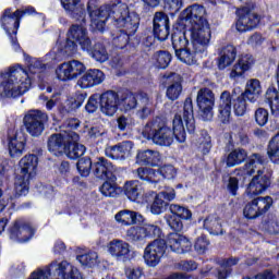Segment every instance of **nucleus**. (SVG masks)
Masks as SVG:
<instances>
[{
	"mask_svg": "<svg viewBox=\"0 0 279 279\" xmlns=\"http://www.w3.org/2000/svg\"><path fill=\"white\" fill-rule=\"evenodd\" d=\"M23 121L26 132L37 138L45 132V123L49 121V116L40 110H32L25 114Z\"/></svg>",
	"mask_w": 279,
	"mask_h": 279,
	"instance_id": "nucleus-10",
	"label": "nucleus"
},
{
	"mask_svg": "<svg viewBox=\"0 0 279 279\" xmlns=\"http://www.w3.org/2000/svg\"><path fill=\"white\" fill-rule=\"evenodd\" d=\"M124 193L131 202H136L141 193H143V187L138 181H128L124 185Z\"/></svg>",
	"mask_w": 279,
	"mask_h": 279,
	"instance_id": "nucleus-39",
	"label": "nucleus"
},
{
	"mask_svg": "<svg viewBox=\"0 0 279 279\" xmlns=\"http://www.w3.org/2000/svg\"><path fill=\"white\" fill-rule=\"evenodd\" d=\"M107 252L112 258H128L132 246L123 240L114 239L107 244Z\"/></svg>",
	"mask_w": 279,
	"mask_h": 279,
	"instance_id": "nucleus-21",
	"label": "nucleus"
},
{
	"mask_svg": "<svg viewBox=\"0 0 279 279\" xmlns=\"http://www.w3.org/2000/svg\"><path fill=\"white\" fill-rule=\"evenodd\" d=\"M92 171L99 180H109L110 182L117 180V175H114L117 169L112 162L104 157L98 158V160L93 163Z\"/></svg>",
	"mask_w": 279,
	"mask_h": 279,
	"instance_id": "nucleus-17",
	"label": "nucleus"
},
{
	"mask_svg": "<svg viewBox=\"0 0 279 279\" xmlns=\"http://www.w3.org/2000/svg\"><path fill=\"white\" fill-rule=\"evenodd\" d=\"M172 47L174 49L175 56L180 53L181 51H184V49H187L189 46V39L182 34H173L172 35Z\"/></svg>",
	"mask_w": 279,
	"mask_h": 279,
	"instance_id": "nucleus-43",
	"label": "nucleus"
},
{
	"mask_svg": "<svg viewBox=\"0 0 279 279\" xmlns=\"http://www.w3.org/2000/svg\"><path fill=\"white\" fill-rule=\"evenodd\" d=\"M45 69V64L41 60L32 58L28 61V71L33 75H36V73H43V70Z\"/></svg>",
	"mask_w": 279,
	"mask_h": 279,
	"instance_id": "nucleus-57",
	"label": "nucleus"
},
{
	"mask_svg": "<svg viewBox=\"0 0 279 279\" xmlns=\"http://www.w3.org/2000/svg\"><path fill=\"white\" fill-rule=\"evenodd\" d=\"M208 245H210V242L206 239V236H199L194 244V248L198 254H205L206 250H208Z\"/></svg>",
	"mask_w": 279,
	"mask_h": 279,
	"instance_id": "nucleus-61",
	"label": "nucleus"
},
{
	"mask_svg": "<svg viewBox=\"0 0 279 279\" xmlns=\"http://www.w3.org/2000/svg\"><path fill=\"white\" fill-rule=\"evenodd\" d=\"M247 159V151L242 148H236L232 150L227 157V167H236V165H241L245 162Z\"/></svg>",
	"mask_w": 279,
	"mask_h": 279,
	"instance_id": "nucleus-40",
	"label": "nucleus"
},
{
	"mask_svg": "<svg viewBox=\"0 0 279 279\" xmlns=\"http://www.w3.org/2000/svg\"><path fill=\"white\" fill-rule=\"evenodd\" d=\"M167 247H170V250L177 252V254H184L191 252L193 244L186 236L179 233H170L167 242L162 239H157L149 243L144 250L143 258L147 267H158L161 258L165 256V252H167Z\"/></svg>",
	"mask_w": 279,
	"mask_h": 279,
	"instance_id": "nucleus-3",
	"label": "nucleus"
},
{
	"mask_svg": "<svg viewBox=\"0 0 279 279\" xmlns=\"http://www.w3.org/2000/svg\"><path fill=\"white\" fill-rule=\"evenodd\" d=\"M206 52H196L195 49H193V46H189L184 50H181V52H178L177 58L181 62H184V64H197V59L202 58Z\"/></svg>",
	"mask_w": 279,
	"mask_h": 279,
	"instance_id": "nucleus-37",
	"label": "nucleus"
},
{
	"mask_svg": "<svg viewBox=\"0 0 279 279\" xmlns=\"http://www.w3.org/2000/svg\"><path fill=\"white\" fill-rule=\"evenodd\" d=\"M154 34L158 40H167L169 38V26H154Z\"/></svg>",
	"mask_w": 279,
	"mask_h": 279,
	"instance_id": "nucleus-62",
	"label": "nucleus"
},
{
	"mask_svg": "<svg viewBox=\"0 0 279 279\" xmlns=\"http://www.w3.org/2000/svg\"><path fill=\"white\" fill-rule=\"evenodd\" d=\"M196 102L199 108V117L203 121H213L215 117V93L204 87L197 92Z\"/></svg>",
	"mask_w": 279,
	"mask_h": 279,
	"instance_id": "nucleus-11",
	"label": "nucleus"
},
{
	"mask_svg": "<svg viewBox=\"0 0 279 279\" xmlns=\"http://www.w3.org/2000/svg\"><path fill=\"white\" fill-rule=\"evenodd\" d=\"M105 80L106 75L100 70H89L77 81V84L81 88H93Z\"/></svg>",
	"mask_w": 279,
	"mask_h": 279,
	"instance_id": "nucleus-23",
	"label": "nucleus"
},
{
	"mask_svg": "<svg viewBox=\"0 0 279 279\" xmlns=\"http://www.w3.org/2000/svg\"><path fill=\"white\" fill-rule=\"evenodd\" d=\"M130 151H132V142H122L114 146H108L105 149L106 157L111 158V160L125 158V154H130Z\"/></svg>",
	"mask_w": 279,
	"mask_h": 279,
	"instance_id": "nucleus-27",
	"label": "nucleus"
},
{
	"mask_svg": "<svg viewBox=\"0 0 279 279\" xmlns=\"http://www.w3.org/2000/svg\"><path fill=\"white\" fill-rule=\"evenodd\" d=\"M239 20L235 24L238 32H250L260 23V16L247 8L238 10Z\"/></svg>",
	"mask_w": 279,
	"mask_h": 279,
	"instance_id": "nucleus-16",
	"label": "nucleus"
},
{
	"mask_svg": "<svg viewBox=\"0 0 279 279\" xmlns=\"http://www.w3.org/2000/svg\"><path fill=\"white\" fill-rule=\"evenodd\" d=\"M260 93H263L260 81H258L257 78H251L247 81L246 88L244 93H242V95L243 97H246L247 101H251V104H255V101H258Z\"/></svg>",
	"mask_w": 279,
	"mask_h": 279,
	"instance_id": "nucleus-31",
	"label": "nucleus"
},
{
	"mask_svg": "<svg viewBox=\"0 0 279 279\" xmlns=\"http://www.w3.org/2000/svg\"><path fill=\"white\" fill-rule=\"evenodd\" d=\"M77 171L86 178L90 174V169H93V161H90V158H82L76 163Z\"/></svg>",
	"mask_w": 279,
	"mask_h": 279,
	"instance_id": "nucleus-50",
	"label": "nucleus"
},
{
	"mask_svg": "<svg viewBox=\"0 0 279 279\" xmlns=\"http://www.w3.org/2000/svg\"><path fill=\"white\" fill-rule=\"evenodd\" d=\"M239 264V258L231 257L222 263L221 268L218 270V279H227L232 271L230 267H234V265Z\"/></svg>",
	"mask_w": 279,
	"mask_h": 279,
	"instance_id": "nucleus-45",
	"label": "nucleus"
},
{
	"mask_svg": "<svg viewBox=\"0 0 279 279\" xmlns=\"http://www.w3.org/2000/svg\"><path fill=\"white\" fill-rule=\"evenodd\" d=\"M34 8H27L24 11L16 10L12 12V9H5L0 19L1 26L7 32V34H16L19 25H21V16L23 14H34Z\"/></svg>",
	"mask_w": 279,
	"mask_h": 279,
	"instance_id": "nucleus-13",
	"label": "nucleus"
},
{
	"mask_svg": "<svg viewBox=\"0 0 279 279\" xmlns=\"http://www.w3.org/2000/svg\"><path fill=\"white\" fill-rule=\"evenodd\" d=\"M203 228L209 232V234L219 235L223 234V227L221 226V218L216 214H211L206 217L203 223Z\"/></svg>",
	"mask_w": 279,
	"mask_h": 279,
	"instance_id": "nucleus-34",
	"label": "nucleus"
},
{
	"mask_svg": "<svg viewBox=\"0 0 279 279\" xmlns=\"http://www.w3.org/2000/svg\"><path fill=\"white\" fill-rule=\"evenodd\" d=\"M161 157L158 150H140L136 155L137 165H146L148 167H157L160 162Z\"/></svg>",
	"mask_w": 279,
	"mask_h": 279,
	"instance_id": "nucleus-28",
	"label": "nucleus"
},
{
	"mask_svg": "<svg viewBox=\"0 0 279 279\" xmlns=\"http://www.w3.org/2000/svg\"><path fill=\"white\" fill-rule=\"evenodd\" d=\"M86 153V146L78 144L77 142H73L70 140L65 145V150L63 154L70 158V160H77V158H82Z\"/></svg>",
	"mask_w": 279,
	"mask_h": 279,
	"instance_id": "nucleus-36",
	"label": "nucleus"
},
{
	"mask_svg": "<svg viewBox=\"0 0 279 279\" xmlns=\"http://www.w3.org/2000/svg\"><path fill=\"white\" fill-rule=\"evenodd\" d=\"M138 106V94H125L120 98V108L125 112H130V110H134Z\"/></svg>",
	"mask_w": 279,
	"mask_h": 279,
	"instance_id": "nucleus-42",
	"label": "nucleus"
},
{
	"mask_svg": "<svg viewBox=\"0 0 279 279\" xmlns=\"http://www.w3.org/2000/svg\"><path fill=\"white\" fill-rule=\"evenodd\" d=\"M138 110L136 112V116L138 119H147L149 114H151L154 110V102L151 101V98L145 93H138Z\"/></svg>",
	"mask_w": 279,
	"mask_h": 279,
	"instance_id": "nucleus-32",
	"label": "nucleus"
},
{
	"mask_svg": "<svg viewBox=\"0 0 279 279\" xmlns=\"http://www.w3.org/2000/svg\"><path fill=\"white\" fill-rule=\"evenodd\" d=\"M32 88V78L25 69L12 68L7 74L0 75V98H16Z\"/></svg>",
	"mask_w": 279,
	"mask_h": 279,
	"instance_id": "nucleus-5",
	"label": "nucleus"
},
{
	"mask_svg": "<svg viewBox=\"0 0 279 279\" xmlns=\"http://www.w3.org/2000/svg\"><path fill=\"white\" fill-rule=\"evenodd\" d=\"M198 149H202L203 154H208L213 147L210 135L206 131L201 133L197 140Z\"/></svg>",
	"mask_w": 279,
	"mask_h": 279,
	"instance_id": "nucleus-49",
	"label": "nucleus"
},
{
	"mask_svg": "<svg viewBox=\"0 0 279 279\" xmlns=\"http://www.w3.org/2000/svg\"><path fill=\"white\" fill-rule=\"evenodd\" d=\"M155 64L158 69H167L171 62V53L161 50L154 54Z\"/></svg>",
	"mask_w": 279,
	"mask_h": 279,
	"instance_id": "nucleus-44",
	"label": "nucleus"
},
{
	"mask_svg": "<svg viewBox=\"0 0 279 279\" xmlns=\"http://www.w3.org/2000/svg\"><path fill=\"white\" fill-rule=\"evenodd\" d=\"M161 179L173 180L175 178V168L172 165H166L159 168Z\"/></svg>",
	"mask_w": 279,
	"mask_h": 279,
	"instance_id": "nucleus-59",
	"label": "nucleus"
},
{
	"mask_svg": "<svg viewBox=\"0 0 279 279\" xmlns=\"http://www.w3.org/2000/svg\"><path fill=\"white\" fill-rule=\"evenodd\" d=\"M137 178L140 180H143L144 182H148V184H159V182H162V177L160 175V170H156L153 168L147 167H141L136 170Z\"/></svg>",
	"mask_w": 279,
	"mask_h": 279,
	"instance_id": "nucleus-29",
	"label": "nucleus"
},
{
	"mask_svg": "<svg viewBox=\"0 0 279 279\" xmlns=\"http://www.w3.org/2000/svg\"><path fill=\"white\" fill-rule=\"evenodd\" d=\"M81 1L82 0H61L62 8L69 16L76 19V21H84L86 17V10Z\"/></svg>",
	"mask_w": 279,
	"mask_h": 279,
	"instance_id": "nucleus-22",
	"label": "nucleus"
},
{
	"mask_svg": "<svg viewBox=\"0 0 279 279\" xmlns=\"http://www.w3.org/2000/svg\"><path fill=\"white\" fill-rule=\"evenodd\" d=\"M77 44L84 51H90V38H88V32L82 25L74 24L68 32L65 48L70 51H75Z\"/></svg>",
	"mask_w": 279,
	"mask_h": 279,
	"instance_id": "nucleus-9",
	"label": "nucleus"
},
{
	"mask_svg": "<svg viewBox=\"0 0 279 279\" xmlns=\"http://www.w3.org/2000/svg\"><path fill=\"white\" fill-rule=\"evenodd\" d=\"M32 236H34V229L32 226H29V223L15 221L13 228L11 229V239H13V241H19V243H27Z\"/></svg>",
	"mask_w": 279,
	"mask_h": 279,
	"instance_id": "nucleus-20",
	"label": "nucleus"
},
{
	"mask_svg": "<svg viewBox=\"0 0 279 279\" xmlns=\"http://www.w3.org/2000/svg\"><path fill=\"white\" fill-rule=\"evenodd\" d=\"M252 66H254V57H252V54H242V57L238 60L231 70V80L241 77L243 73H245V71H250Z\"/></svg>",
	"mask_w": 279,
	"mask_h": 279,
	"instance_id": "nucleus-26",
	"label": "nucleus"
},
{
	"mask_svg": "<svg viewBox=\"0 0 279 279\" xmlns=\"http://www.w3.org/2000/svg\"><path fill=\"white\" fill-rule=\"evenodd\" d=\"M134 125V120L130 116H120L118 118V128L122 132H125V130L130 129Z\"/></svg>",
	"mask_w": 279,
	"mask_h": 279,
	"instance_id": "nucleus-60",
	"label": "nucleus"
},
{
	"mask_svg": "<svg viewBox=\"0 0 279 279\" xmlns=\"http://www.w3.org/2000/svg\"><path fill=\"white\" fill-rule=\"evenodd\" d=\"M93 1L87 3V11L92 21V27L104 32L106 29V23H110L114 27L122 29L124 34L118 37V40H122L121 49L128 45L130 36L136 34L138 29V15L134 12H130L128 4L118 1L110 4H104L99 9H96Z\"/></svg>",
	"mask_w": 279,
	"mask_h": 279,
	"instance_id": "nucleus-1",
	"label": "nucleus"
},
{
	"mask_svg": "<svg viewBox=\"0 0 279 279\" xmlns=\"http://www.w3.org/2000/svg\"><path fill=\"white\" fill-rule=\"evenodd\" d=\"M246 97L241 94L236 96V92L225 90L220 94L218 100V119L221 123H230V118L232 117V101L233 110L236 117H243L247 110Z\"/></svg>",
	"mask_w": 279,
	"mask_h": 279,
	"instance_id": "nucleus-6",
	"label": "nucleus"
},
{
	"mask_svg": "<svg viewBox=\"0 0 279 279\" xmlns=\"http://www.w3.org/2000/svg\"><path fill=\"white\" fill-rule=\"evenodd\" d=\"M145 238L151 236H160L162 234V230L160 227L153 225V223H145L143 225Z\"/></svg>",
	"mask_w": 279,
	"mask_h": 279,
	"instance_id": "nucleus-55",
	"label": "nucleus"
},
{
	"mask_svg": "<svg viewBox=\"0 0 279 279\" xmlns=\"http://www.w3.org/2000/svg\"><path fill=\"white\" fill-rule=\"evenodd\" d=\"M126 236L131 240V241H143V239L145 238V229L144 227H131L128 231H126Z\"/></svg>",
	"mask_w": 279,
	"mask_h": 279,
	"instance_id": "nucleus-51",
	"label": "nucleus"
},
{
	"mask_svg": "<svg viewBox=\"0 0 279 279\" xmlns=\"http://www.w3.org/2000/svg\"><path fill=\"white\" fill-rule=\"evenodd\" d=\"M210 38H213V32L208 21L192 24L191 47L196 53H206L208 45H210Z\"/></svg>",
	"mask_w": 279,
	"mask_h": 279,
	"instance_id": "nucleus-8",
	"label": "nucleus"
},
{
	"mask_svg": "<svg viewBox=\"0 0 279 279\" xmlns=\"http://www.w3.org/2000/svg\"><path fill=\"white\" fill-rule=\"evenodd\" d=\"M25 149V133L16 132L13 136L9 132V151L12 158L22 156Z\"/></svg>",
	"mask_w": 279,
	"mask_h": 279,
	"instance_id": "nucleus-25",
	"label": "nucleus"
},
{
	"mask_svg": "<svg viewBox=\"0 0 279 279\" xmlns=\"http://www.w3.org/2000/svg\"><path fill=\"white\" fill-rule=\"evenodd\" d=\"M31 279H82V274L66 260L59 264L52 262L49 266L34 271Z\"/></svg>",
	"mask_w": 279,
	"mask_h": 279,
	"instance_id": "nucleus-7",
	"label": "nucleus"
},
{
	"mask_svg": "<svg viewBox=\"0 0 279 279\" xmlns=\"http://www.w3.org/2000/svg\"><path fill=\"white\" fill-rule=\"evenodd\" d=\"M167 208V202L162 199L159 194L156 195L154 203L151 204L150 211L153 215H160Z\"/></svg>",
	"mask_w": 279,
	"mask_h": 279,
	"instance_id": "nucleus-53",
	"label": "nucleus"
},
{
	"mask_svg": "<svg viewBox=\"0 0 279 279\" xmlns=\"http://www.w3.org/2000/svg\"><path fill=\"white\" fill-rule=\"evenodd\" d=\"M169 210L171 215H175V217H179V219L189 220L191 217H193V214L189 208L178 204H171Z\"/></svg>",
	"mask_w": 279,
	"mask_h": 279,
	"instance_id": "nucleus-46",
	"label": "nucleus"
},
{
	"mask_svg": "<svg viewBox=\"0 0 279 279\" xmlns=\"http://www.w3.org/2000/svg\"><path fill=\"white\" fill-rule=\"evenodd\" d=\"M263 169H265V157L260 154H253L248 157V162H246L242 169L235 170V175H243V178L254 175L257 171V175L253 177L246 190L251 198L263 195L269 187V177L265 174Z\"/></svg>",
	"mask_w": 279,
	"mask_h": 279,
	"instance_id": "nucleus-4",
	"label": "nucleus"
},
{
	"mask_svg": "<svg viewBox=\"0 0 279 279\" xmlns=\"http://www.w3.org/2000/svg\"><path fill=\"white\" fill-rule=\"evenodd\" d=\"M154 27H166L169 26V16L163 12H157L154 16Z\"/></svg>",
	"mask_w": 279,
	"mask_h": 279,
	"instance_id": "nucleus-58",
	"label": "nucleus"
},
{
	"mask_svg": "<svg viewBox=\"0 0 279 279\" xmlns=\"http://www.w3.org/2000/svg\"><path fill=\"white\" fill-rule=\"evenodd\" d=\"M105 197H117V185L106 181L99 189Z\"/></svg>",
	"mask_w": 279,
	"mask_h": 279,
	"instance_id": "nucleus-54",
	"label": "nucleus"
},
{
	"mask_svg": "<svg viewBox=\"0 0 279 279\" xmlns=\"http://www.w3.org/2000/svg\"><path fill=\"white\" fill-rule=\"evenodd\" d=\"M20 175L27 178H36V169H38V157L36 155H26L20 160Z\"/></svg>",
	"mask_w": 279,
	"mask_h": 279,
	"instance_id": "nucleus-24",
	"label": "nucleus"
},
{
	"mask_svg": "<svg viewBox=\"0 0 279 279\" xmlns=\"http://www.w3.org/2000/svg\"><path fill=\"white\" fill-rule=\"evenodd\" d=\"M255 121L257 125H260L262 128L267 125V121H269V111H267L265 108H258L255 111Z\"/></svg>",
	"mask_w": 279,
	"mask_h": 279,
	"instance_id": "nucleus-56",
	"label": "nucleus"
},
{
	"mask_svg": "<svg viewBox=\"0 0 279 279\" xmlns=\"http://www.w3.org/2000/svg\"><path fill=\"white\" fill-rule=\"evenodd\" d=\"M204 14H206V9L199 4L190 5L182 12L183 19L191 21L193 25H195V23H201L202 21H207L204 19Z\"/></svg>",
	"mask_w": 279,
	"mask_h": 279,
	"instance_id": "nucleus-30",
	"label": "nucleus"
},
{
	"mask_svg": "<svg viewBox=\"0 0 279 279\" xmlns=\"http://www.w3.org/2000/svg\"><path fill=\"white\" fill-rule=\"evenodd\" d=\"M32 178H27L23 174H17L14 182L15 197H23L29 193V181Z\"/></svg>",
	"mask_w": 279,
	"mask_h": 279,
	"instance_id": "nucleus-38",
	"label": "nucleus"
},
{
	"mask_svg": "<svg viewBox=\"0 0 279 279\" xmlns=\"http://www.w3.org/2000/svg\"><path fill=\"white\" fill-rule=\"evenodd\" d=\"M166 84H168L166 95L170 101H175L182 95V76L178 73L163 75Z\"/></svg>",
	"mask_w": 279,
	"mask_h": 279,
	"instance_id": "nucleus-19",
	"label": "nucleus"
},
{
	"mask_svg": "<svg viewBox=\"0 0 279 279\" xmlns=\"http://www.w3.org/2000/svg\"><path fill=\"white\" fill-rule=\"evenodd\" d=\"M234 60H236V48L232 45L226 46L218 60V69L223 70L230 66Z\"/></svg>",
	"mask_w": 279,
	"mask_h": 279,
	"instance_id": "nucleus-35",
	"label": "nucleus"
},
{
	"mask_svg": "<svg viewBox=\"0 0 279 279\" xmlns=\"http://www.w3.org/2000/svg\"><path fill=\"white\" fill-rule=\"evenodd\" d=\"M89 51L92 58L96 60V62H108V59L110 58L108 54V50H106V46L104 44H95V46L89 48Z\"/></svg>",
	"mask_w": 279,
	"mask_h": 279,
	"instance_id": "nucleus-41",
	"label": "nucleus"
},
{
	"mask_svg": "<svg viewBox=\"0 0 279 279\" xmlns=\"http://www.w3.org/2000/svg\"><path fill=\"white\" fill-rule=\"evenodd\" d=\"M101 101V95L100 94H94L88 98V101L85 106V110L89 113L97 112V109L100 106Z\"/></svg>",
	"mask_w": 279,
	"mask_h": 279,
	"instance_id": "nucleus-52",
	"label": "nucleus"
},
{
	"mask_svg": "<svg viewBox=\"0 0 279 279\" xmlns=\"http://www.w3.org/2000/svg\"><path fill=\"white\" fill-rule=\"evenodd\" d=\"M165 219L169 228H171V230H174V232H182L184 228V225L182 223V218H179L178 216L170 214L166 215Z\"/></svg>",
	"mask_w": 279,
	"mask_h": 279,
	"instance_id": "nucleus-48",
	"label": "nucleus"
},
{
	"mask_svg": "<svg viewBox=\"0 0 279 279\" xmlns=\"http://www.w3.org/2000/svg\"><path fill=\"white\" fill-rule=\"evenodd\" d=\"M125 275L128 279H140L141 276H143V268L141 267L128 268L125 270Z\"/></svg>",
	"mask_w": 279,
	"mask_h": 279,
	"instance_id": "nucleus-64",
	"label": "nucleus"
},
{
	"mask_svg": "<svg viewBox=\"0 0 279 279\" xmlns=\"http://www.w3.org/2000/svg\"><path fill=\"white\" fill-rule=\"evenodd\" d=\"M97 258H99V256L96 252H89L78 255L76 260H78L83 267H95V265H97Z\"/></svg>",
	"mask_w": 279,
	"mask_h": 279,
	"instance_id": "nucleus-47",
	"label": "nucleus"
},
{
	"mask_svg": "<svg viewBox=\"0 0 279 279\" xmlns=\"http://www.w3.org/2000/svg\"><path fill=\"white\" fill-rule=\"evenodd\" d=\"M271 204H274L271 196L253 197L251 203L245 205L243 215L246 219H256V217L265 215L271 208Z\"/></svg>",
	"mask_w": 279,
	"mask_h": 279,
	"instance_id": "nucleus-14",
	"label": "nucleus"
},
{
	"mask_svg": "<svg viewBox=\"0 0 279 279\" xmlns=\"http://www.w3.org/2000/svg\"><path fill=\"white\" fill-rule=\"evenodd\" d=\"M69 141L77 143L80 135L73 131H65L63 133L52 134L48 138V151L54 156H62L66 151Z\"/></svg>",
	"mask_w": 279,
	"mask_h": 279,
	"instance_id": "nucleus-12",
	"label": "nucleus"
},
{
	"mask_svg": "<svg viewBox=\"0 0 279 279\" xmlns=\"http://www.w3.org/2000/svg\"><path fill=\"white\" fill-rule=\"evenodd\" d=\"M182 0H166V10H170V12H180L182 9Z\"/></svg>",
	"mask_w": 279,
	"mask_h": 279,
	"instance_id": "nucleus-63",
	"label": "nucleus"
},
{
	"mask_svg": "<svg viewBox=\"0 0 279 279\" xmlns=\"http://www.w3.org/2000/svg\"><path fill=\"white\" fill-rule=\"evenodd\" d=\"M120 98L119 94L112 90L105 92L100 95V111L106 117H114L119 110Z\"/></svg>",
	"mask_w": 279,
	"mask_h": 279,
	"instance_id": "nucleus-18",
	"label": "nucleus"
},
{
	"mask_svg": "<svg viewBox=\"0 0 279 279\" xmlns=\"http://www.w3.org/2000/svg\"><path fill=\"white\" fill-rule=\"evenodd\" d=\"M86 72V65L78 60H72L58 65L56 75L61 82L77 80L82 73Z\"/></svg>",
	"mask_w": 279,
	"mask_h": 279,
	"instance_id": "nucleus-15",
	"label": "nucleus"
},
{
	"mask_svg": "<svg viewBox=\"0 0 279 279\" xmlns=\"http://www.w3.org/2000/svg\"><path fill=\"white\" fill-rule=\"evenodd\" d=\"M114 219L118 223H121V226H134L143 219V215L133 210L124 209L116 214Z\"/></svg>",
	"mask_w": 279,
	"mask_h": 279,
	"instance_id": "nucleus-33",
	"label": "nucleus"
},
{
	"mask_svg": "<svg viewBox=\"0 0 279 279\" xmlns=\"http://www.w3.org/2000/svg\"><path fill=\"white\" fill-rule=\"evenodd\" d=\"M186 131L189 134L195 133V114L193 111V99L191 98L185 99L183 111L174 116L172 130L166 123L155 120L144 126L143 135L145 138H151L155 145L171 147L174 137L178 143L186 142Z\"/></svg>",
	"mask_w": 279,
	"mask_h": 279,
	"instance_id": "nucleus-2",
	"label": "nucleus"
}]
</instances>
